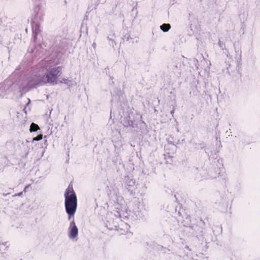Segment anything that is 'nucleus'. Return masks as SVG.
Masks as SVG:
<instances>
[{
  "mask_svg": "<svg viewBox=\"0 0 260 260\" xmlns=\"http://www.w3.org/2000/svg\"><path fill=\"white\" fill-rule=\"evenodd\" d=\"M61 74L60 69L59 67L54 68L50 70L46 76L39 77L32 82V81L25 80L19 83V88L21 95L29 91L31 88L38 85H41L46 83L53 84L57 83V79Z\"/></svg>",
  "mask_w": 260,
  "mask_h": 260,
  "instance_id": "obj_1",
  "label": "nucleus"
},
{
  "mask_svg": "<svg viewBox=\"0 0 260 260\" xmlns=\"http://www.w3.org/2000/svg\"><path fill=\"white\" fill-rule=\"evenodd\" d=\"M65 208L67 213L71 216H74L77 207V199L72 186H69L64 192Z\"/></svg>",
  "mask_w": 260,
  "mask_h": 260,
  "instance_id": "obj_2",
  "label": "nucleus"
},
{
  "mask_svg": "<svg viewBox=\"0 0 260 260\" xmlns=\"http://www.w3.org/2000/svg\"><path fill=\"white\" fill-rule=\"evenodd\" d=\"M78 230L75 224V221H72L70 224L69 228V236L70 239H74L78 235Z\"/></svg>",
  "mask_w": 260,
  "mask_h": 260,
  "instance_id": "obj_3",
  "label": "nucleus"
},
{
  "mask_svg": "<svg viewBox=\"0 0 260 260\" xmlns=\"http://www.w3.org/2000/svg\"><path fill=\"white\" fill-rule=\"evenodd\" d=\"M170 28L171 26L169 24H164L160 26V29L165 32L168 31Z\"/></svg>",
  "mask_w": 260,
  "mask_h": 260,
  "instance_id": "obj_4",
  "label": "nucleus"
},
{
  "mask_svg": "<svg viewBox=\"0 0 260 260\" xmlns=\"http://www.w3.org/2000/svg\"><path fill=\"white\" fill-rule=\"evenodd\" d=\"M38 129H39V126L34 123H32L30 125V132H36L37 131Z\"/></svg>",
  "mask_w": 260,
  "mask_h": 260,
  "instance_id": "obj_5",
  "label": "nucleus"
},
{
  "mask_svg": "<svg viewBox=\"0 0 260 260\" xmlns=\"http://www.w3.org/2000/svg\"><path fill=\"white\" fill-rule=\"evenodd\" d=\"M32 31L36 34L40 31L39 27L37 24H35V25L32 26Z\"/></svg>",
  "mask_w": 260,
  "mask_h": 260,
  "instance_id": "obj_6",
  "label": "nucleus"
},
{
  "mask_svg": "<svg viewBox=\"0 0 260 260\" xmlns=\"http://www.w3.org/2000/svg\"><path fill=\"white\" fill-rule=\"evenodd\" d=\"M43 136L42 135H39L37 137L33 138L32 142L36 141H40L42 139Z\"/></svg>",
  "mask_w": 260,
  "mask_h": 260,
  "instance_id": "obj_7",
  "label": "nucleus"
},
{
  "mask_svg": "<svg viewBox=\"0 0 260 260\" xmlns=\"http://www.w3.org/2000/svg\"><path fill=\"white\" fill-rule=\"evenodd\" d=\"M70 81H69L68 79H63V81H61V82L66 83V84H68V83Z\"/></svg>",
  "mask_w": 260,
  "mask_h": 260,
  "instance_id": "obj_8",
  "label": "nucleus"
},
{
  "mask_svg": "<svg viewBox=\"0 0 260 260\" xmlns=\"http://www.w3.org/2000/svg\"><path fill=\"white\" fill-rule=\"evenodd\" d=\"M28 187V186H25V187L24 188V191H25H25H26V189H27V188Z\"/></svg>",
  "mask_w": 260,
  "mask_h": 260,
  "instance_id": "obj_9",
  "label": "nucleus"
},
{
  "mask_svg": "<svg viewBox=\"0 0 260 260\" xmlns=\"http://www.w3.org/2000/svg\"><path fill=\"white\" fill-rule=\"evenodd\" d=\"M22 194V193H20L18 194V196H20Z\"/></svg>",
  "mask_w": 260,
  "mask_h": 260,
  "instance_id": "obj_10",
  "label": "nucleus"
}]
</instances>
